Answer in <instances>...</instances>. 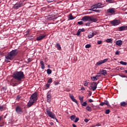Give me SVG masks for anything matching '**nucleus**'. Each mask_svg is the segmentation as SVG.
Returning a JSON list of instances; mask_svg holds the SVG:
<instances>
[{"mask_svg": "<svg viewBox=\"0 0 127 127\" xmlns=\"http://www.w3.org/2000/svg\"><path fill=\"white\" fill-rule=\"evenodd\" d=\"M12 78H14V79H15V80H17L19 82H20V81H22L23 79H25V78L24 73L22 71H14L12 75Z\"/></svg>", "mask_w": 127, "mask_h": 127, "instance_id": "1", "label": "nucleus"}, {"mask_svg": "<svg viewBox=\"0 0 127 127\" xmlns=\"http://www.w3.org/2000/svg\"><path fill=\"white\" fill-rule=\"evenodd\" d=\"M18 54V50L17 49L13 50L5 56V58L7 60H12Z\"/></svg>", "mask_w": 127, "mask_h": 127, "instance_id": "2", "label": "nucleus"}, {"mask_svg": "<svg viewBox=\"0 0 127 127\" xmlns=\"http://www.w3.org/2000/svg\"><path fill=\"white\" fill-rule=\"evenodd\" d=\"M81 20H82V21H84V22H86V21L96 22V21H97V19L96 18H94V17L90 16H84L82 18Z\"/></svg>", "mask_w": 127, "mask_h": 127, "instance_id": "3", "label": "nucleus"}, {"mask_svg": "<svg viewBox=\"0 0 127 127\" xmlns=\"http://www.w3.org/2000/svg\"><path fill=\"white\" fill-rule=\"evenodd\" d=\"M46 112H47V114L49 116V117H50V118L56 120V122H58V120H57L56 116H55V115H53V113H52V112L50 111V110L47 109L46 110Z\"/></svg>", "mask_w": 127, "mask_h": 127, "instance_id": "4", "label": "nucleus"}, {"mask_svg": "<svg viewBox=\"0 0 127 127\" xmlns=\"http://www.w3.org/2000/svg\"><path fill=\"white\" fill-rule=\"evenodd\" d=\"M23 6V1H18L16 4H15L13 7L14 9H18L19 7Z\"/></svg>", "mask_w": 127, "mask_h": 127, "instance_id": "5", "label": "nucleus"}, {"mask_svg": "<svg viewBox=\"0 0 127 127\" xmlns=\"http://www.w3.org/2000/svg\"><path fill=\"white\" fill-rule=\"evenodd\" d=\"M37 97H38L37 92H35L30 97V100H31V101H33L34 102H36V101H37Z\"/></svg>", "mask_w": 127, "mask_h": 127, "instance_id": "6", "label": "nucleus"}, {"mask_svg": "<svg viewBox=\"0 0 127 127\" xmlns=\"http://www.w3.org/2000/svg\"><path fill=\"white\" fill-rule=\"evenodd\" d=\"M96 8H98V6L97 5V4H95L92 6H91L90 9H89V10H91V11H94V12H98V13L101 12V10L95 9Z\"/></svg>", "mask_w": 127, "mask_h": 127, "instance_id": "7", "label": "nucleus"}, {"mask_svg": "<svg viewBox=\"0 0 127 127\" xmlns=\"http://www.w3.org/2000/svg\"><path fill=\"white\" fill-rule=\"evenodd\" d=\"M15 112L18 115H21L23 113V110H22V108L20 106H18L15 108Z\"/></svg>", "mask_w": 127, "mask_h": 127, "instance_id": "8", "label": "nucleus"}, {"mask_svg": "<svg viewBox=\"0 0 127 127\" xmlns=\"http://www.w3.org/2000/svg\"><path fill=\"white\" fill-rule=\"evenodd\" d=\"M109 60V59H105L103 60L99 61L98 62L96 63V66H100V65H103L104 63H106V62H108V61Z\"/></svg>", "mask_w": 127, "mask_h": 127, "instance_id": "9", "label": "nucleus"}, {"mask_svg": "<svg viewBox=\"0 0 127 127\" xmlns=\"http://www.w3.org/2000/svg\"><path fill=\"white\" fill-rule=\"evenodd\" d=\"M17 81L18 80L15 79V78H13L11 80V84H12L13 87L17 86L18 85V82Z\"/></svg>", "mask_w": 127, "mask_h": 127, "instance_id": "10", "label": "nucleus"}, {"mask_svg": "<svg viewBox=\"0 0 127 127\" xmlns=\"http://www.w3.org/2000/svg\"><path fill=\"white\" fill-rule=\"evenodd\" d=\"M111 24L114 26H116V25H119L120 23H121V21L120 20H114L113 21L111 22Z\"/></svg>", "mask_w": 127, "mask_h": 127, "instance_id": "11", "label": "nucleus"}, {"mask_svg": "<svg viewBox=\"0 0 127 127\" xmlns=\"http://www.w3.org/2000/svg\"><path fill=\"white\" fill-rule=\"evenodd\" d=\"M108 106V107H111V105H110V103H109V102L108 100H105L104 102H101L100 104V106H104V105Z\"/></svg>", "mask_w": 127, "mask_h": 127, "instance_id": "12", "label": "nucleus"}, {"mask_svg": "<svg viewBox=\"0 0 127 127\" xmlns=\"http://www.w3.org/2000/svg\"><path fill=\"white\" fill-rule=\"evenodd\" d=\"M34 103H35V101L30 99L29 103H27V107L28 108H30V107H31L34 104Z\"/></svg>", "mask_w": 127, "mask_h": 127, "instance_id": "13", "label": "nucleus"}, {"mask_svg": "<svg viewBox=\"0 0 127 127\" xmlns=\"http://www.w3.org/2000/svg\"><path fill=\"white\" fill-rule=\"evenodd\" d=\"M46 37V35H41V36H39L37 37L36 40L37 41H40V40H42V39H43V38H44Z\"/></svg>", "mask_w": 127, "mask_h": 127, "instance_id": "14", "label": "nucleus"}, {"mask_svg": "<svg viewBox=\"0 0 127 127\" xmlns=\"http://www.w3.org/2000/svg\"><path fill=\"white\" fill-rule=\"evenodd\" d=\"M107 12L108 13L113 14V13H115V12H116V11L115 10V8H111L107 10Z\"/></svg>", "mask_w": 127, "mask_h": 127, "instance_id": "15", "label": "nucleus"}, {"mask_svg": "<svg viewBox=\"0 0 127 127\" xmlns=\"http://www.w3.org/2000/svg\"><path fill=\"white\" fill-rule=\"evenodd\" d=\"M116 44L118 45V46H122V45H123V41L119 40L116 42Z\"/></svg>", "mask_w": 127, "mask_h": 127, "instance_id": "16", "label": "nucleus"}, {"mask_svg": "<svg viewBox=\"0 0 127 127\" xmlns=\"http://www.w3.org/2000/svg\"><path fill=\"white\" fill-rule=\"evenodd\" d=\"M51 95L50 94H47V102L48 103H50L51 102Z\"/></svg>", "mask_w": 127, "mask_h": 127, "instance_id": "17", "label": "nucleus"}, {"mask_svg": "<svg viewBox=\"0 0 127 127\" xmlns=\"http://www.w3.org/2000/svg\"><path fill=\"white\" fill-rule=\"evenodd\" d=\"M69 97H70V99H71V101H72V102H74V103L77 104V105H78V101H77V100H76V99L74 98V96L70 95Z\"/></svg>", "mask_w": 127, "mask_h": 127, "instance_id": "18", "label": "nucleus"}, {"mask_svg": "<svg viewBox=\"0 0 127 127\" xmlns=\"http://www.w3.org/2000/svg\"><path fill=\"white\" fill-rule=\"evenodd\" d=\"M40 64H41V67L43 70L45 69V65L44 64V62L43 61H40Z\"/></svg>", "mask_w": 127, "mask_h": 127, "instance_id": "19", "label": "nucleus"}, {"mask_svg": "<svg viewBox=\"0 0 127 127\" xmlns=\"http://www.w3.org/2000/svg\"><path fill=\"white\" fill-rule=\"evenodd\" d=\"M120 31H123L127 29V26H122L119 28Z\"/></svg>", "mask_w": 127, "mask_h": 127, "instance_id": "20", "label": "nucleus"}, {"mask_svg": "<svg viewBox=\"0 0 127 127\" xmlns=\"http://www.w3.org/2000/svg\"><path fill=\"white\" fill-rule=\"evenodd\" d=\"M102 75H103V76H106V75H107V70H104V69H102L100 71Z\"/></svg>", "mask_w": 127, "mask_h": 127, "instance_id": "21", "label": "nucleus"}, {"mask_svg": "<svg viewBox=\"0 0 127 127\" xmlns=\"http://www.w3.org/2000/svg\"><path fill=\"white\" fill-rule=\"evenodd\" d=\"M120 105L122 107H126L127 105V102H122Z\"/></svg>", "mask_w": 127, "mask_h": 127, "instance_id": "22", "label": "nucleus"}, {"mask_svg": "<svg viewBox=\"0 0 127 127\" xmlns=\"http://www.w3.org/2000/svg\"><path fill=\"white\" fill-rule=\"evenodd\" d=\"M96 5H97L98 8H102V6L103 5V4H102V3H96Z\"/></svg>", "mask_w": 127, "mask_h": 127, "instance_id": "23", "label": "nucleus"}, {"mask_svg": "<svg viewBox=\"0 0 127 127\" xmlns=\"http://www.w3.org/2000/svg\"><path fill=\"white\" fill-rule=\"evenodd\" d=\"M112 41H113V40L112 39H106V42L107 43H113V42H112Z\"/></svg>", "mask_w": 127, "mask_h": 127, "instance_id": "24", "label": "nucleus"}, {"mask_svg": "<svg viewBox=\"0 0 127 127\" xmlns=\"http://www.w3.org/2000/svg\"><path fill=\"white\" fill-rule=\"evenodd\" d=\"M47 73L48 75H50L52 73V70L50 69V68H48L47 70Z\"/></svg>", "mask_w": 127, "mask_h": 127, "instance_id": "25", "label": "nucleus"}, {"mask_svg": "<svg viewBox=\"0 0 127 127\" xmlns=\"http://www.w3.org/2000/svg\"><path fill=\"white\" fill-rule=\"evenodd\" d=\"M69 20H72L73 19H74V17H73V16L72 15V13H70L69 15Z\"/></svg>", "mask_w": 127, "mask_h": 127, "instance_id": "26", "label": "nucleus"}, {"mask_svg": "<svg viewBox=\"0 0 127 127\" xmlns=\"http://www.w3.org/2000/svg\"><path fill=\"white\" fill-rule=\"evenodd\" d=\"M57 46L58 47V50H61V46L60 45L59 43H58V42L57 43Z\"/></svg>", "mask_w": 127, "mask_h": 127, "instance_id": "27", "label": "nucleus"}, {"mask_svg": "<svg viewBox=\"0 0 127 127\" xmlns=\"http://www.w3.org/2000/svg\"><path fill=\"white\" fill-rule=\"evenodd\" d=\"M70 119L71 121H74L75 119H76V116L75 115H71L70 117Z\"/></svg>", "mask_w": 127, "mask_h": 127, "instance_id": "28", "label": "nucleus"}, {"mask_svg": "<svg viewBox=\"0 0 127 127\" xmlns=\"http://www.w3.org/2000/svg\"><path fill=\"white\" fill-rule=\"evenodd\" d=\"M86 111H88V112H91L92 111V109L90 106H87L86 108Z\"/></svg>", "mask_w": 127, "mask_h": 127, "instance_id": "29", "label": "nucleus"}, {"mask_svg": "<svg viewBox=\"0 0 127 127\" xmlns=\"http://www.w3.org/2000/svg\"><path fill=\"white\" fill-rule=\"evenodd\" d=\"M88 38H92V37H94V35H93L92 33H89L88 35Z\"/></svg>", "mask_w": 127, "mask_h": 127, "instance_id": "30", "label": "nucleus"}, {"mask_svg": "<svg viewBox=\"0 0 127 127\" xmlns=\"http://www.w3.org/2000/svg\"><path fill=\"white\" fill-rule=\"evenodd\" d=\"M98 84H99V82L97 83V82H93L91 83V85H92V86L97 87V86H98Z\"/></svg>", "mask_w": 127, "mask_h": 127, "instance_id": "31", "label": "nucleus"}, {"mask_svg": "<svg viewBox=\"0 0 127 127\" xmlns=\"http://www.w3.org/2000/svg\"><path fill=\"white\" fill-rule=\"evenodd\" d=\"M79 99L81 103H83V101H84V97L79 96Z\"/></svg>", "mask_w": 127, "mask_h": 127, "instance_id": "32", "label": "nucleus"}, {"mask_svg": "<svg viewBox=\"0 0 127 127\" xmlns=\"http://www.w3.org/2000/svg\"><path fill=\"white\" fill-rule=\"evenodd\" d=\"M120 64H121L122 65H127V63L126 62H124V61H121L120 62Z\"/></svg>", "mask_w": 127, "mask_h": 127, "instance_id": "33", "label": "nucleus"}, {"mask_svg": "<svg viewBox=\"0 0 127 127\" xmlns=\"http://www.w3.org/2000/svg\"><path fill=\"white\" fill-rule=\"evenodd\" d=\"M91 79L92 80V81H97V79L96 78V77L95 76H91Z\"/></svg>", "mask_w": 127, "mask_h": 127, "instance_id": "34", "label": "nucleus"}, {"mask_svg": "<svg viewBox=\"0 0 127 127\" xmlns=\"http://www.w3.org/2000/svg\"><path fill=\"white\" fill-rule=\"evenodd\" d=\"M84 85L85 87H87V86H88V85H89V82H88L87 81H84Z\"/></svg>", "mask_w": 127, "mask_h": 127, "instance_id": "35", "label": "nucleus"}, {"mask_svg": "<svg viewBox=\"0 0 127 127\" xmlns=\"http://www.w3.org/2000/svg\"><path fill=\"white\" fill-rule=\"evenodd\" d=\"M110 109H107L105 111V114L106 115H109V114H110Z\"/></svg>", "mask_w": 127, "mask_h": 127, "instance_id": "36", "label": "nucleus"}, {"mask_svg": "<svg viewBox=\"0 0 127 127\" xmlns=\"http://www.w3.org/2000/svg\"><path fill=\"white\" fill-rule=\"evenodd\" d=\"M81 106H82L83 107H86V106H87V102H84L81 104Z\"/></svg>", "mask_w": 127, "mask_h": 127, "instance_id": "37", "label": "nucleus"}, {"mask_svg": "<svg viewBox=\"0 0 127 127\" xmlns=\"http://www.w3.org/2000/svg\"><path fill=\"white\" fill-rule=\"evenodd\" d=\"M92 33L93 36H95V35H97V33H98L97 32V31H94Z\"/></svg>", "mask_w": 127, "mask_h": 127, "instance_id": "38", "label": "nucleus"}, {"mask_svg": "<svg viewBox=\"0 0 127 127\" xmlns=\"http://www.w3.org/2000/svg\"><path fill=\"white\" fill-rule=\"evenodd\" d=\"M90 47H91L90 44H87L85 45V48H90Z\"/></svg>", "mask_w": 127, "mask_h": 127, "instance_id": "39", "label": "nucleus"}, {"mask_svg": "<svg viewBox=\"0 0 127 127\" xmlns=\"http://www.w3.org/2000/svg\"><path fill=\"white\" fill-rule=\"evenodd\" d=\"M52 78H50L48 80V83H52Z\"/></svg>", "mask_w": 127, "mask_h": 127, "instance_id": "40", "label": "nucleus"}, {"mask_svg": "<svg viewBox=\"0 0 127 127\" xmlns=\"http://www.w3.org/2000/svg\"><path fill=\"white\" fill-rule=\"evenodd\" d=\"M101 77L100 75H95V77L96 79H97V80H99V77Z\"/></svg>", "mask_w": 127, "mask_h": 127, "instance_id": "41", "label": "nucleus"}, {"mask_svg": "<svg viewBox=\"0 0 127 127\" xmlns=\"http://www.w3.org/2000/svg\"><path fill=\"white\" fill-rule=\"evenodd\" d=\"M91 89H92V91H95L96 89H97V86H93L91 88Z\"/></svg>", "mask_w": 127, "mask_h": 127, "instance_id": "42", "label": "nucleus"}, {"mask_svg": "<svg viewBox=\"0 0 127 127\" xmlns=\"http://www.w3.org/2000/svg\"><path fill=\"white\" fill-rule=\"evenodd\" d=\"M80 33H81V31H79V30H78V31H77V33H76V35H77V36H79V35H80Z\"/></svg>", "mask_w": 127, "mask_h": 127, "instance_id": "43", "label": "nucleus"}, {"mask_svg": "<svg viewBox=\"0 0 127 127\" xmlns=\"http://www.w3.org/2000/svg\"><path fill=\"white\" fill-rule=\"evenodd\" d=\"M79 30L80 31V32H84L85 31V29L84 28L79 29Z\"/></svg>", "mask_w": 127, "mask_h": 127, "instance_id": "44", "label": "nucleus"}, {"mask_svg": "<svg viewBox=\"0 0 127 127\" xmlns=\"http://www.w3.org/2000/svg\"><path fill=\"white\" fill-rule=\"evenodd\" d=\"M28 38H29V39H33V37L32 35H30V36H28Z\"/></svg>", "mask_w": 127, "mask_h": 127, "instance_id": "45", "label": "nucleus"}, {"mask_svg": "<svg viewBox=\"0 0 127 127\" xmlns=\"http://www.w3.org/2000/svg\"><path fill=\"white\" fill-rule=\"evenodd\" d=\"M78 24H79V25H82V24H83V21H80L78 22Z\"/></svg>", "mask_w": 127, "mask_h": 127, "instance_id": "46", "label": "nucleus"}, {"mask_svg": "<svg viewBox=\"0 0 127 127\" xmlns=\"http://www.w3.org/2000/svg\"><path fill=\"white\" fill-rule=\"evenodd\" d=\"M79 121V118H75V120L74 121V123H78V121Z\"/></svg>", "mask_w": 127, "mask_h": 127, "instance_id": "47", "label": "nucleus"}, {"mask_svg": "<svg viewBox=\"0 0 127 127\" xmlns=\"http://www.w3.org/2000/svg\"><path fill=\"white\" fill-rule=\"evenodd\" d=\"M29 32H30V30H28L26 32V35H28V34H29Z\"/></svg>", "mask_w": 127, "mask_h": 127, "instance_id": "48", "label": "nucleus"}, {"mask_svg": "<svg viewBox=\"0 0 127 127\" xmlns=\"http://www.w3.org/2000/svg\"><path fill=\"white\" fill-rule=\"evenodd\" d=\"M120 76L122 77V78H127V76H126V75L125 74H121L120 75Z\"/></svg>", "mask_w": 127, "mask_h": 127, "instance_id": "49", "label": "nucleus"}, {"mask_svg": "<svg viewBox=\"0 0 127 127\" xmlns=\"http://www.w3.org/2000/svg\"><path fill=\"white\" fill-rule=\"evenodd\" d=\"M119 54H120V51H117L115 53V55H119Z\"/></svg>", "mask_w": 127, "mask_h": 127, "instance_id": "50", "label": "nucleus"}, {"mask_svg": "<svg viewBox=\"0 0 127 127\" xmlns=\"http://www.w3.org/2000/svg\"><path fill=\"white\" fill-rule=\"evenodd\" d=\"M54 0H47L48 2H52L54 1Z\"/></svg>", "mask_w": 127, "mask_h": 127, "instance_id": "51", "label": "nucleus"}, {"mask_svg": "<svg viewBox=\"0 0 127 127\" xmlns=\"http://www.w3.org/2000/svg\"><path fill=\"white\" fill-rule=\"evenodd\" d=\"M97 44H102V40H100V41H97Z\"/></svg>", "mask_w": 127, "mask_h": 127, "instance_id": "52", "label": "nucleus"}, {"mask_svg": "<svg viewBox=\"0 0 127 127\" xmlns=\"http://www.w3.org/2000/svg\"><path fill=\"white\" fill-rule=\"evenodd\" d=\"M46 87H47V88H49V87H50V84H49L48 83L46 84Z\"/></svg>", "mask_w": 127, "mask_h": 127, "instance_id": "53", "label": "nucleus"}, {"mask_svg": "<svg viewBox=\"0 0 127 127\" xmlns=\"http://www.w3.org/2000/svg\"><path fill=\"white\" fill-rule=\"evenodd\" d=\"M3 110V106H0V111H2Z\"/></svg>", "mask_w": 127, "mask_h": 127, "instance_id": "54", "label": "nucleus"}, {"mask_svg": "<svg viewBox=\"0 0 127 127\" xmlns=\"http://www.w3.org/2000/svg\"><path fill=\"white\" fill-rule=\"evenodd\" d=\"M89 92V97H91V96H92V92H91V91H88Z\"/></svg>", "mask_w": 127, "mask_h": 127, "instance_id": "55", "label": "nucleus"}, {"mask_svg": "<svg viewBox=\"0 0 127 127\" xmlns=\"http://www.w3.org/2000/svg\"><path fill=\"white\" fill-rule=\"evenodd\" d=\"M85 25H86V26H90V22H87V23H86L85 24Z\"/></svg>", "mask_w": 127, "mask_h": 127, "instance_id": "56", "label": "nucleus"}, {"mask_svg": "<svg viewBox=\"0 0 127 127\" xmlns=\"http://www.w3.org/2000/svg\"><path fill=\"white\" fill-rule=\"evenodd\" d=\"M96 127H101V124L100 123H97L96 124Z\"/></svg>", "mask_w": 127, "mask_h": 127, "instance_id": "57", "label": "nucleus"}, {"mask_svg": "<svg viewBox=\"0 0 127 127\" xmlns=\"http://www.w3.org/2000/svg\"><path fill=\"white\" fill-rule=\"evenodd\" d=\"M89 103H93V102H94V101L92 100V99H89Z\"/></svg>", "mask_w": 127, "mask_h": 127, "instance_id": "58", "label": "nucleus"}, {"mask_svg": "<svg viewBox=\"0 0 127 127\" xmlns=\"http://www.w3.org/2000/svg\"><path fill=\"white\" fill-rule=\"evenodd\" d=\"M84 122H85V123H88V122H89V120H88L87 119H84Z\"/></svg>", "mask_w": 127, "mask_h": 127, "instance_id": "59", "label": "nucleus"}, {"mask_svg": "<svg viewBox=\"0 0 127 127\" xmlns=\"http://www.w3.org/2000/svg\"><path fill=\"white\" fill-rule=\"evenodd\" d=\"M81 90H82V91H85V87H81Z\"/></svg>", "mask_w": 127, "mask_h": 127, "instance_id": "60", "label": "nucleus"}, {"mask_svg": "<svg viewBox=\"0 0 127 127\" xmlns=\"http://www.w3.org/2000/svg\"><path fill=\"white\" fill-rule=\"evenodd\" d=\"M59 84V82H57L55 83V86H57Z\"/></svg>", "mask_w": 127, "mask_h": 127, "instance_id": "61", "label": "nucleus"}, {"mask_svg": "<svg viewBox=\"0 0 127 127\" xmlns=\"http://www.w3.org/2000/svg\"><path fill=\"white\" fill-rule=\"evenodd\" d=\"M50 125H51V126H53V125H54V123H53V122H51L50 123Z\"/></svg>", "mask_w": 127, "mask_h": 127, "instance_id": "62", "label": "nucleus"}, {"mask_svg": "<svg viewBox=\"0 0 127 127\" xmlns=\"http://www.w3.org/2000/svg\"><path fill=\"white\" fill-rule=\"evenodd\" d=\"M1 120H2V117L0 116V123L1 122Z\"/></svg>", "mask_w": 127, "mask_h": 127, "instance_id": "63", "label": "nucleus"}, {"mask_svg": "<svg viewBox=\"0 0 127 127\" xmlns=\"http://www.w3.org/2000/svg\"><path fill=\"white\" fill-rule=\"evenodd\" d=\"M72 127H77V126H76L75 124H73L72 125Z\"/></svg>", "mask_w": 127, "mask_h": 127, "instance_id": "64", "label": "nucleus"}]
</instances>
